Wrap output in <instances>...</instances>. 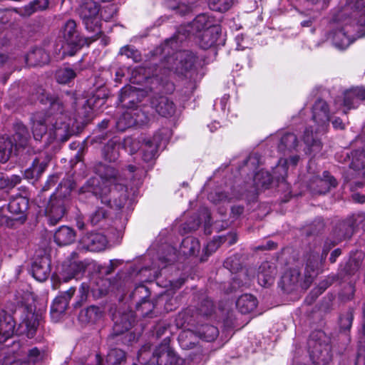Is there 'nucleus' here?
I'll return each mask as SVG.
<instances>
[{
    "label": "nucleus",
    "instance_id": "1",
    "mask_svg": "<svg viewBox=\"0 0 365 365\" xmlns=\"http://www.w3.org/2000/svg\"><path fill=\"white\" fill-rule=\"evenodd\" d=\"M38 99L42 104H48L49 107L46 113L38 111L32 114L31 120L35 140H41L48 132V143L53 141L64 143L78 133L61 98L41 88Z\"/></svg>",
    "mask_w": 365,
    "mask_h": 365
},
{
    "label": "nucleus",
    "instance_id": "2",
    "mask_svg": "<svg viewBox=\"0 0 365 365\" xmlns=\"http://www.w3.org/2000/svg\"><path fill=\"white\" fill-rule=\"evenodd\" d=\"M95 173L103 180L105 186L101 192L95 191V194L99 195L101 202L111 208L120 210L127 202L128 194L126 189V179L122 177L115 168L103 163H97L94 167Z\"/></svg>",
    "mask_w": 365,
    "mask_h": 365
},
{
    "label": "nucleus",
    "instance_id": "3",
    "mask_svg": "<svg viewBox=\"0 0 365 365\" xmlns=\"http://www.w3.org/2000/svg\"><path fill=\"white\" fill-rule=\"evenodd\" d=\"M20 314L21 322L15 329L13 317L4 310L0 311V343L6 342L16 331L18 334H25L28 338H33L39 326L41 315L35 312L32 305H21L15 312Z\"/></svg>",
    "mask_w": 365,
    "mask_h": 365
},
{
    "label": "nucleus",
    "instance_id": "4",
    "mask_svg": "<svg viewBox=\"0 0 365 365\" xmlns=\"http://www.w3.org/2000/svg\"><path fill=\"white\" fill-rule=\"evenodd\" d=\"M59 36L64 41L59 51L62 50V55L74 56L84 45L88 44L87 38L82 36L77 29V25L74 20L66 21L61 26Z\"/></svg>",
    "mask_w": 365,
    "mask_h": 365
},
{
    "label": "nucleus",
    "instance_id": "5",
    "mask_svg": "<svg viewBox=\"0 0 365 365\" xmlns=\"http://www.w3.org/2000/svg\"><path fill=\"white\" fill-rule=\"evenodd\" d=\"M78 12L86 29L93 34L95 40L101 33V21L98 18L99 6L94 0H79Z\"/></svg>",
    "mask_w": 365,
    "mask_h": 365
},
{
    "label": "nucleus",
    "instance_id": "6",
    "mask_svg": "<svg viewBox=\"0 0 365 365\" xmlns=\"http://www.w3.org/2000/svg\"><path fill=\"white\" fill-rule=\"evenodd\" d=\"M197 61L195 54L187 50L179 51L171 56H167L163 63L165 70L169 72H173L178 75H185V73L195 66Z\"/></svg>",
    "mask_w": 365,
    "mask_h": 365
},
{
    "label": "nucleus",
    "instance_id": "7",
    "mask_svg": "<svg viewBox=\"0 0 365 365\" xmlns=\"http://www.w3.org/2000/svg\"><path fill=\"white\" fill-rule=\"evenodd\" d=\"M323 336L324 332L315 331L308 340L310 359L316 365H326L331 360L330 345L320 340Z\"/></svg>",
    "mask_w": 365,
    "mask_h": 365
},
{
    "label": "nucleus",
    "instance_id": "8",
    "mask_svg": "<svg viewBox=\"0 0 365 365\" xmlns=\"http://www.w3.org/2000/svg\"><path fill=\"white\" fill-rule=\"evenodd\" d=\"M365 220V213H354L345 220L339 221L334 227L332 235L337 242L349 239L358 226Z\"/></svg>",
    "mask_w": 365,
    "mask_h": 365
},
{
    "label": "nucleus",
    "instance_id": "9",
    "mask_svg": "<svg viewBox=\"0 0 365 365\" xmlns=\"http://www.w3.org/2000/svg\"><path fill=\"white\" fill-rule=\"evenodd\" d=\"M313 281L311 274H304V277H301L298 269L293 268L286 271L281 277L279 286L286 292H290L301 287L307 289L309 287Z\"/></svg>",
    "mask_w": 365,
    "mask_h": 365
},
{
    "label": "nucleus",
    "instance_id": "10",
    "mask_svg": "<svg viewBox=\"0 0 365 365\" xmlns=\"http://www.w3.org/2000/svg\"><path fill=\"white\" fill-rule=\"evenodd\" d=\"M136 91L132 87H124L120 90L119 101L123 106H128L134 118L135 125H143L148 123L150 116L140 108H133Z\"/></svg>",
    "mask_w": 365,
    "mask_h": 365
},
{
    "label": "nucleus",
    "instance_id": "11",
    "mask_svg": "<svg viewBox=\"0 0 365 365\" xmlns=\"http://www.w3.org/2000/svg\"><path fill=\"white\" fill-rule=\"evenodd\" d=\"M150 296V291L145 286L140 284L135 288L131 294V297L136 300V310L140 312L143 317H153V310L155 308L154 304L147 299Z\"/></svg>",
    "mask_w": 365,
    "mask_h": 365
},
{
    "label": "nucleus",
    "instance_id": "12",
    "mask_svg": "<svg viewBox=\"0 0 365 365\" xmlns=\"http://www.w3.org/2000/svg\"><path fill=\"white\" fill-rule=\"evenodd\" d=\"M312 118L318 125L315 133L325 132L330 119L329 106L325 101L318 99L314 103L312 107Z\"/></svg>",
    "mask_w": 365,
    "mask_h": 365
},
{
    "label": "nucleus",
    "instance_id": "13",
    "mask_svg": "<svg viewBox=\"0 0 365 365\" xmlns=\"http://www.w3.org/2000/svg\"><path fill=\"white\" fill-rule=\"evenodd\" d=\"M151 107L163 117H170L175 113L176 106L173 100L165 95L154 94L150 98Z\"/></svg>",
    "mask_w": 365,
    "mask_h": 365
},
{
    "label": "nucleus",
    "instance_id": "14",
    "mask_svg": "<svg viewBox=\"0 0 365 365\" xmlns=\"http://www.w3.org/2000/svg\"><path fill=\"white\" fill-rule=\"evenodd\" d=\"M82 249L91 252L104 250L108 245L106 235L99 232H91L83 236L80 240Z\"/></svg>",
    "mask_w": 365,
    "mask_h": 365
},
{
    "label": "nucleus",
    "instance_id": "15",
    "mask_svg": "<svg viewBox=\"0 0 365 365\" xmlns=\"http://www.w3.org/2000/svg\"><path fill=\"white\" fill-rule=\"evenodd\" d=\"M277 271L274 263L263 262L258 267L257 278L259 285L269 287L274 284Z\"/></svg>",
    "mask_w": 365,
    "mask_h": 365
},
{
    "label": "nucleus",
    "instance_id": "16",
    "mask_svg": "<svg viewBox=\"0 0 365 365\" xmlns=\"http://www.w3.org/2000/svg\"><path fill=\"white\" fill-rule=\"evenodd\" d=\"M66 212L65 201L61 198L51 199L46 208V216L50 225H56Z\"/></svg>",
    "mask_w": 365,
    "mask_h": 365
},
{
    "label": "nucleus",
    "instance_id": "17",
    "mask_svg": "<svg viewBox=\"0 0 365 365\" xmlns=\"http://www.w3.org/2000/svg\"><path fill=\"white\" fill-rule=\"evenodd\" d=\"M76 292L75 287H71L68 290L57 296L51 307V314L53 318H58L64 314L68 306V302Z\"/></svg>",
    "mask_w": 365,
    "mask_h": 365
},
{
    "label": "nucleus",
    "instance_id": "18",
    "mask_svg": "<svg viewBox=\"0 0 365 365\" xmlns=\"http://www.w3.org/2000/svg\"><path fill=\"white\" fill-rule=\"evenodd\" d=\"M221 35L220 26L217 24L209 29H205L197 35L199 46L202 49H208L217 44Z\"/></svg>",
    "mask_w": 365,
    "mask_h": 365
},
{
    "label": "nucleus",
    "instance_id": "19",
    "mask_svg": "<svg viewBox=\"0 0 365 365\" xmlns=\"http://www.w3.org/2000/svg\"><path fill=\"white\" fill-rule=\"evenodd\" d=\"M160 140L161 136L158 133L155 134L153 138H145L143 140L141 150L144 161L149 162L156 158Z\"/></svg>",
    "mask_w": 365,
    "mask_h": 365
},
{
    "label": "nucleus",
    "instance_id": "20",
    "mask_svg": "<svg viewBox=\"0 0 365 365\" xmlns=\"http://www.w3.org/2000/svg\"><path fill=\"white\" fill-rule=\"evenodd\" d=\"M337 185L336 179L329 172L323 173V178H317L309 184L310 189L317 194H324L329 191L331 187Z\"/></svg>",
    "mask_w": 365,
    "mask_h": 365
},
{
    "label": "nucleus",
    "instance_id": "21",
    "mask_svg": "<svg viewBox=\"0 0 365 365\" xmlns=\"http://www.w3.org/2000/svg\"><path fill=\"white\" fill-rule=\"evenodd\" d=\"M216 25L213 18L205 14H201L197 15L188 25L187 31L197 37V35L202 34L204 30L209 29Z\"/></svg>",
    "mask_w": 365,
    "mask_h": 365
},
{
    "label": "nucleus",
    "instance_id": "22",
    "mask_svg": "<svg viewBox=\"0 0 365 365\" xmlns=\"http://www.w3.org/2000/svg\"><path fill=\"white\" fill-rule=\"evenodd\" d=\"M106 96L98 91L93 96L86 100L83 108L84 122L88 123L92 118L93 111L101 107L106 103Z\"/></svg>",
    "mask_w": 365,
    "mask_h": 365
},
{
    "label": "nucleus",
    "instance_id": "23",
    "mask_svg": "<svg viewBox=\"0 0 365 365\" xmlns=\"http://www.w3.org/2000/svg\"><path fill=\"white\" fill-rule=\"evenodd\" d=\"M29 208V199L22 195H16L13 197L8 205L9 211L17 216L16 219H24L26 217V212Z\"/></svg>",
    "mask_w": 365,
    "mask_h": 365
},
{
    "label": "nucleus",
    "instance_id": "24",
    "mask_svg": "<svg viewBox=\"0 0 365 365\" xmlns=\"http://www.w3.org/2000/svg\"><path fill=\"white\" fill-rule=\"evenodd\" d=\"M344 96V106L349 110L356 108L365 101V88H353L346 91Z\"/></svg>",
    "mask_w": 365,
    "mask_h": 365
},
{
    "label": "nucleus",
    "instance_id": "25",
    "mask_svg": "<svg viewBox=\"0 0 365 365\" xmlns=\"http://www.w3.org/2000/svg\"><path fill=\"white\" fill-rule=\"evenodd\" d=\"M51 272L50 262L46 257L36 260L31 266L33 277L39 282L45 281Z\"/></svg>",
    "mask_w": 365,
    "mask_h": 365
},
{
    "label": "nucleus",
    "instance_id": "26",
    "mask_svg": "<svg viewBox=\"0 0 365 365\" xmlns=\"http://www.w3.org/2000/svg\"><path fill=\"white\" fill-rule=\"evenodd\" d=\"M14 129L15 133L13 137L15 141V150L27 148L31 140L30 134L27 128L21 123H17L15 125Z\"/></svg>",
    "mask_w": 365,
    "mask_h": 365
},
{
    "label": "nucleus",
    "instance_id": "27",
    "mask_svg": "<svg viewBox=\"0 0 365 365\" xmlns=\"http://www.w3.org/2000/svg\"><path fill=\"white\" fill-rule=\"evenodd\" d=\"M49 59L48 53L41 47L34 48L26 58L27 64L31 66L45 65L49 62Z\"/></svg>",
    "mask_w": 365,
    "mask_h": 365
},
{
    "label": "nucleus",
    "instance_id": "28",
    "mask_svg": "<svg viewBox=\"0 0 365 365\" xmlns=\"http://www.w3.org/2000/svg\"><path fill=\"white\" fill-rule=\"evenodd\" d=\"M76 239L75 231L68 227H60L54 234V241L59 246H66L73 243Z\"/></svg>",
    "mask_w": 365,
    "mask_h": 365
},
{
    "label": "nucleus",
    "instance_id": "29",
    "mask_svg": "<svg viewBox=\"0 0 365 365\" xmlns=\"http://www.w3.org/2000/svg\"><path fill=\"white\" fill-rule=\"evenodd\" d=\"M257 305V298L250 294L241 295L236 302V307L238 310L244 314L252 312Z\"/></svg>",
    "mask_w": 365,
    "mask_h": 365
},
{
    "label": "nucleus",
    "instance_id": "30",
    "mask_svg": "<svg viewBox=\"0 0 365 365\" xmlns=\"http://www.w3.org/2000/svg\"><path fill=\"white\" fill-rule=\"evenodd\" d=\"M299 141L295 134L287 133L284 134L278 145V149L281 153H289L294 150H297Z\"/></svg>",
    "mask_w": 365,
    "mask_h": 365
},
{
    "label": "nucleus",
    "instance_id": "31",
    "mask_svg": "<svg viewBox=\"0 0 365 365\" xmlns=\"http://www.w3.org/2000/svg\"><path fill=\"white\" fill-rule=\"evenodd\" d=\"M122 147L118 140L112 138L103 148L102 153L104 158L110 162L115 161L119 157V151Z\"/></svg>",
    "mask_w": 365,
    "mask_h": 365
},
{
    "label": "nucleus",
    "instance_id": "32",
    "mask_svg": "<svg viewBox=\"0 0 365 365\" xmlns=\"http://www.w3.org/2000/svg\"><path fill=\"white\" fill-rule=\"evenodd\" d=\"M47 166L48 163L46 160L41 161L38 158H36L31 165L25 170L24 176L26 179L36 180L41 177Z\"/></svg>",
    "mask_w": 365,
    "mask_h": 365
},
{
    "label": "nucleus",
    "instance_id": "33",
    "mask_svg": "<svg viewBox=\"0 0 365 365\" xmlns=\"http://www.w3.org/2000/svg\"><path fill=\"white\" fill-rule=\"evenodd\" d=\"M113 320L114 329L117 332L123 333L132 327L135 322V318L133 313L130 312L128 313L123 314L119 317L115 315Z\"/></svg>",
    "mask_w": 365,
    "mask_h": 365
},
{
    "label": "nucleus",
    "instance_id": "34",
    "mask_svg": "<svg viewBox=\"0 0 365 365\" xmlns=\"http://www.w3.org/2000/svg\"><path fill=\"white\" fill-rule=\"evenodd\" d=\"M103 315L101 309L95 305H91L81 311L79 320L83 323H96Z\"/></svg>",
    "mask_w": 365,
    "mask_h": 365
},
{
    "label": "nucleus",
    "instance_id": "35",
    "mask_svg": "<svg viewBox=\"0 0 365 365\" xmlns=\"http://www.w3.org/2000/svg\"><path fill=\"white\" fill-rule=\"evenodd\" d=\"M303 140L308 147L310 153L316 155L321 151L322 148V143L316 136H314L313 130L311 127L306 128L303 135Z\"/></svg>",
    "mask_w": 365,
    "mask_h": 365
},
{
    "label": "nucleus",
    "instance_id": "36",
    "mask_svg": "<svg viewBox=\"0 0 365 365\" xmlns=\"http://www.w3.org/2000/svg\"><path fill=\"white\" fill-rule=\"evenodd\" d=\"M81 71L79 67L76 65L74 68L63 67L56 71V78L58 83L66 84L74 79Z\"/></svg>",
    "mask_w": 365,
    "mask_h": 365
},
{
    "label": "nucleus",
    "instance_id": "37",
    "mask_svg": "<svg viewBox=\"0 0 365 365\" xmlns=\"http://www.w3.org/2000/svg\"><path fill=\"white\" fill-rule=\"evenodd\" d=\"M48 0H34L19 9L18 13L22 16H29L36 11L45 10L48 7Z\"/></svg>",
    "mask_w": 365,
    "mask_h": 365
},
{
    "label": "nucleus",
    "instance_id": "38",
    "mask_svg": "<svg viewBox=\"0 0 365 365\" xmlns=\"http://www.w3.org/2000/svg\"><path fill=\"white\" fill-rule=\"evenodd\" d=\"M322 255H319V250L310 251L306 256L305 274H311L314 278L315 271L318 269L322 261Z\"/></svg>",
    "mask_w": 365,
    "mask_h": 365
},
{
    "label": "nucleus",
    "instance_id": "39",
    "mask_svg": "<svg viewBox=\"0 0 365 365\" xmlns=\"http://www.w3.org/2000/svg\"><path fill=\"white\" fill-rule=\"evenodd\" d=\"M14 148L13 140L8 136L0 135V162L6 163L11 156Z\"/></svg>",
    "mask_w": 365,
    "mask_h": 365
},
{
    "label": "nucleus",
    "instance_id": "40",
    "mask_svg": "<svg viewBox=\"0 0 365 365\" xmlns=\"http://www.w3.org/2000/svg\"><path fill=\"white\" fill-rule=\"evenodd\" d=\"M200 245L197 238L187 237L182 241L180 251L185 255H195L199 253Z\"/></svg>",
    "mask_w": 365,
    "mask_h": 365
},
{
    "label": "nucleus",
    "instance_id": "41",
    "mask_svg": "<svg viewBox=\"0 0 365 365\" xmlns=\"http://www.w3.org/2000/svg\"><path fill=\"white\" fill-rule=\"evenodd\" d=\"M346 4L351 9L360 10L361 14L358 20V24L361 27V34L359 37H362L365 35V0H346Z\"/></svg>",
    "mask_w": 365,
    "mask_h": 365
},
{
    "label": "nucleus",
    "instance_id": "42",
    "mask_svg": "<svg viewBox=\"0 0 365 365\" xmlns=\"http://www.w3.org/2000/svg\"><path fill=\"white\" fill-rule=\"evenodd\" d=\"M133 118L132 114L128 108L117 120H112V123L115 125L118 130L123 132L126 129L130 128L135 125V121Z\"/></svg>",
    "mask_w": 365,
    "mask_h": 365
},
{
    "label": "nucleus",
    "instance_id": "43",
    "mask_svg": "<svg viewBox=\"0 0 365 365\" xmlns=\"http://www.w3.org/2000/svg\"><path fill=\"white\" fill-rule=\"evenodd\" d=\"M197 333L200 339L206 341H212L217 338L219 331L215 326L204 324L198 329Z\"/></svg>",
    "mask_w": 365,
    "mask_h": 365
},
{
    "label": "nucleus",
    "instance_id": "44",
    "mask_svg": "<svg viewBox=\"0 0 365 365\" xmlns=\"http://www.w3.org/2000/svg\"><path fill=\"white\" fill-rule=\"evenodd\" d=\"M21 178L18 175H7L5 173H0V191L6 189H11L19 184Z\"/></svg>",
    "mask_w": 365,
    "mask_h": 365
},
{
    "label": "nucleus",
    "instance_id": "45",
    "mask_svg": "<svg viewBox=\"0 0 365 365\" xmlns=\"http://www.w3.org/2000/svg\"><path fill=\"white\" fill-rule=\"evenodd\" d=\"M344 29L337 31L334 36L333 41L335 46L339 49L346 48L351 43Z\"/></svg>",
    "mask_w": 365,
    "mask_h": 365
},
{
    "label": "nucleus",
    "instance_id": "46",
    "mask_svg": "<svg viewBox=\"0 0 365 365\" xmlns=\"http://www.w3.org/2000/svg\"><path fill=\"white\" fill-rule=\"evenodd\" d=\"M272 181V177L267 171L261 170L257 173L254 177V182L258 189H267Z\"/></svg>",
    "mask_w": 365,
    "mask_h": 365
},
{
    "label": "nucleus",
    "instance_id": "47",
    "mask_svg": "<svg viewBox=\"0 0 365 365\" xmlns=\"http://www.w3.org/2000/svg\"><path fill=\"white\" fill-rule=\"evenodd\" d=\"M233 3L234 0H210L208 5L212 11L225 12L232 7Z\"/></svg>",
    "mask_w": 365,
    "mask_h": 365
},
{
    "label": "nucleus",
    "instance_id": "48",
    "mask_svg": "<svg viewBox=\"0 0 365 365\" xmlns=\"http://www.w3.org/2000/svg\"><path fill=\"white\" fill-rule=\"evenodd\" d=\"M75 183L73 181L69 178L63 179L57 188L58 190V197H66L70 195L71 192L74 189Z\"/></svg>",
    "mask_w": 365,
    "mask_h": 365
},
{
    "label": "nucleus",
    "instance_id": "49",
    "mask_svg": "<svg viewBox=\"0 0 365 365\" xmlns=\"http://www.w3.org/2000/svg\"><path fill=\"white\" fill-rule=\"evenodd\" d=\"M21 353H26L28 360H26L29 364L30 362L37 364L43 361L45 356V352L39 350L36 347L29 349L27 352L25 350H21ZM24 361L23 359H21Z\"/></svg>",
    "mask_w": 365,
    "mask_h": 365
},
{
    "label": "nucleus",
    "instance_id": "50",
    "mask_svg": "<svg viewBox=\"0 0 365 365\" xmlns=\"http://www.w3.org/2000/svg\"><path fill=\"white\" fill-rule=\"evenodd\" d=\"M120 55H124L128 58H131L134 62H140L142 59L140 52L132 46H125L120 49Z\"/></svg>",
    "mask_w": 365,
    "mask_h": 365
},
{
    "label": "nucleus",
    "instance_id": "51",
    "mask_svg": "<svg viewBox=\"0 0 365 365\" xmlns=\"http://www.w3.org/2000/svg\"><path fill=\"white\" fill-rule=\"evenodd\" d=\"M354 319V311L349 309L346 313L342 314L339 319V325L341 329L344 331L349 330Z\"/></svg>",
    "mask_w": 365,
    "mask_h": 365
},
{
    "label": "nucleus",
    "instance_id": "52",
    "mask_svg": "<svg viewBox=\"0 0 365 365\" xmlns=\"http://www.w3.org/2000/svg\"><path fill=\"white\" fill-rule=\"evenodd\" d=\"M89 285L86 283H82L79 288V294L77 296V300L74 304L75 308L81 307L87 300L89 294Z\"/></svg>",
    "mask_w": 365,
    "mask_h": 365
},
{
    "label": "nucleus",
    "instance_id": "53",
    "mask_svg": "<svg viewBox=\"0 0 365 365\" xmlns=\"http://www.w3.org/2000/svg\"><path fill=\"white\" fill-rule=\"evenodd\" d=\"M287 163L288 160L287 159L281 158L279 160V164L277 165L274 170V175L278 181L284 180L287 172Z\"/></svg>",
    "mask_w": 365,
    "mask_h": 365
},
{
    "label": "nucleus",
    "instance_id": "54",
    "mask_svg": "<svg viewBox=\"0 0 365 365\" xmlns=\"http://www.w3.org/2000/svg\"><path fill=\"white\" fill-rule=\"evenodd\" d=\"M107 211L102 207L98 208L89 217V221L92 225H98L107 217Z\"/></svg>",
    "mask_w": 365,
    "mask_h": 365
},
{
    "label": "nucleus",
    "instance_id": "55",
    "mask_svg": "<svg viewBox=\"0 0 365 365\" xmlns=\"http://www.w3.org/2000/svg\"><path fill=\"white\" fill-rule=\"evenodd\" d=\"M208 199L212 202L217 204L222 202H230L232 198L224 192L215 191L209 194Z\"/></svg>",
    "mask_w": 365,
    "mask_h": 365
},
{
    "label": "nucleus",
    "instance_id": "56",
    "mask_svg": "<svg viewBox=\"0 0 365 365\" xmlns=\"http://www.w3.org/2000/svg\"><path fill=\"white\" fill-rule=\"evenodd\" d=\"M214 311L213 302L210 299H204L199 307V312L203 316H210Z\"/></svg>",
    "mask_w": 365,
    "mask_h": 365
},
{
    "label": "nucleus",
    "instance_id": "57",
    "mask_svg": "<svg viewBox=\"0 0 365 365\" xmlns=\"http://www.w3.org/2000/svg\"><path fill=\"white\" fill-rule=\"evenodd\" d=\"M0 365H29L26 361L18 359L16 356L9 355L0 360Z\"/></svg>",
    "mask_w": 365,
    "mask_h": 365
},
{
    "label": "nucleus",
    "instance_id": "58",
    "mask_svg": "<svg viewBox=\"0 0 365 365\" xmlns=\"http://www.w3.org/2000/svg\"><path fill=\"white\" fill-rule=\"evenodd\" d=\"M159 91H164L165 93H172L175 90V86L173 82L165 79H161L159 82L158 88Z\"/></svg>",
    "mask_w": 365,
    "mask_h": 365
},
{
    "label": "nucleus",
    "instance_id": "59",
    "mask_svg": "<svg viewBox=\"0 0 365 365\" xmlns=\"http://www.w3.org/2000/svg\"><path fill=\"white\" fill-rule=\"evenodd\" d=\"M221 244H222V241H220V237L218 239L210 241L205 247V254L208 255H211L218 249Z\"/></svg>",
    "mask_w": 365,
    "mask_h": 365
},
{
    "label": "nucleus",
    "instance_id": "60",
    "mask_svg": "<svg viewBox=\"0 0 365 365\" xmlns=\"http://www.w3.org/2000/svg\"><path fill=\"white\" fill-rule=\"evenodd\" d=\"M355 365H365V345L364 344L358 346Z\"/></svg>",
    "mask_w": 365,
    "mask_h": 365
},
{
    "label": "nucleus",
    "instance_id": "61",
    "mask_svg": "<svg viewBox=\"0 0 365 365\" xmlns=\"http://www.w3.org/2000/svg\"><path fill=\"white\" fill-rule=\"evenodd\" d=\"M339 242L335 238L334 240H327L322 249V259H325L330 250Z\"/></svg>",
    "mask_w": 365,
    "mask_h": 365
},
{
    "label": "nucleus",
    "instance_id": "62",
    "mask_svg": "<svg viewBox=\"0 0 365 365\" xmlns=\"http://www.w3.org/2000/svg\"><path fill=\"white\" fill-rule=\"evenodd\" d=\"M173 9L176 11L177 14H179L181 16H184L191 11L192 6L185 3H180L176 7H174Z\"/></svg>",
    "mask_w": 365,
    "mask_h": 365
},
{
    "label": "nucleus",
    "instance_id": "63",
    "mask_svg": "<svg viewBox=\"0 0 365 365\" xmlns=\"http://www.w3.org/2000/svg\"><path fill=\"white\" fill-rule=\"evenodd\" d=\"M360 267V263L354 259H350L346 265V270L349 274H352L356 272Z\"/></svg>",
    "mask_w": 365,
    "mask_h": 365
},
{
    "label": "nucleus",
    "instance_id": "64",
    "mask_svg": "<svg viewBox=\"0 0 365 365\" xmlns=\"http://www.w3.org/2000/svg\"><path fill=\"white\" fill-rule=\"evenodd\" d=\"M220 241H222V243H227V245L230 246L236 243L237 240V237L235 233H230L226 236H220Z\"/></svg>",
    "mask_w": 365,
    "mask_h": 365
}]
</instances>
